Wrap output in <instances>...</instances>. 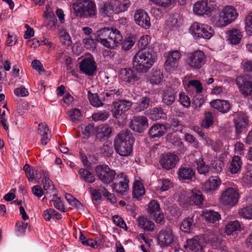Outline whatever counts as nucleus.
<instances>
[{"instance_id": "2eb2a0df", "label": "nucleus", "mask_w": 252, "mask_h": 252, "mask_svg": "<svg viewBox=\"0 0 252 252\" xmlns=\"http://www.w3.org/2000/svg\"><path fill=\"white\" fill-rule=\"evenodd\" d=\"M148 126V120L144 116H134L130 125L131 129L136 132L141 133Z\"/></svg>"}, {"instance_id": "5701e85b", "label": "nucleus", "mask_w": 252, "mask_h": 252, "mask_svg": "<svg viewBox=\"0 0 252 252\" xmlns=\"http://www.w3.org/2000/svg\"><path fill=\"white\" fill-rule=\"evenodd\" d=\"M120 78L126 82H132L138 81L139 77L137 73L133 70L129 68H122L119 72Z\"/></svg>"}, {"instance_id": "b1692460", "label": "nucleus", "mask_w": 252, "mask_h": 252, "mask_svg": "<svg viewBox=\"0 0 252 252\" xmlns=\"http://www.w3.org/2000/svg\"><path fill=\"white\" fill-rule=\"evenodd\" d=\"M112 28H104L97 31L95 33L96 40L104 47H106L105 42L109 40Z\"/></svg>"}, {"instance_id": "2f4dec72", "label": "nucleus", "mask_w": 252, "mask_h": 252, "mask_svg": "<svg viewBox=\"0 0 252 252\" xmlns=\"http://www.w3.org/2000/svg\"><path fill=\"white\" fill-rule=\"evenodd\" d=\"M49 128L47 124L41 123L38 125V132L41 136V142L43 145H46L50 141L51 135L48 134Z\"/></svg>"}, {"instance_id": "de8ad7c7", "label": "nucleus", "mask_w": 252, "mask_h": 252, "mask_svg": "<svg viewBox=\"0 0 252 252\" xmlns=\"http://www.w3.org/2000/svg\"><path fill=\"white\" fill-rule=\"evenodd\" d=\"M150 102V99L147 97H142L135 107V111L136 112H140L147 109L149 106Z\"/></svg>"}, {"instance_id": "a211bd4d", "label": "nucleus", "mask_w": 252, "mask_h": 252, "mask_svg": "<svg viewBox=\"0 0 252 252\" xmlns=\"http://www.w3.org/2000/svg\"><path fill=\"white\" fill-rule=\"evenodd\" d=\"M174 235L170 228L161 230L158 237V244L161 246H168L173 243Z\"/></svg>"}, {"instance_id": "6e6d98bb", "label": "nucleus", "mask_w": 252, "mask_h": 252, "mask_svg": "<svg viewBox=\"0 0 252 252\" xmlns=\"http://www.w3.org/2000/svg\"><path fill=\"white\" fill-rule=\"evenodd\" d=\"M214 122V118L212 113L208 112L205 114V119L202 123V126L204 128H208L211 126Z\"/></svg>"}, {"instance_id": "423d86ee", "label": "nucleus", "mask_w": 252, "mask_h": 252, "mask_svg": "<svg viewBox=\"0 0 252 252\" xmlns=\"http://www.w3.org/2000/svg\"><path fill=\"white\" fill-rule=\"evenodd\" d=\"M114 110L113 116L117 119V123L119 126H124L126 123V117L124 112L127 111L131 107L132 102L129 100H121L113 102Z\"/></svg>"}, {"instance_id": "9b49d317", "label": "nucleus", "mask_w": 252, "mask_h": 252, "mask_svg": "<svg viewBox=\"0 0 252 252\" xmlns=\"http://www.w3.org/2000/svg\"><path fill=\"white\" fill-rule=\"evenodd\" d=\"M236 83L240 92L245 96L250 95L252 92V76L244 75L238 76Z\"/></svg>"}, {"instance_id": "774afa93", "label": "nucleus", "mask_w": 252, "mask_h": 252, "mask_svg": "<svg viewBox=\"0 0 252 252\" xmlns=\"http://www.w3.org/2000/svg\"><path fill=\"white\" fill-rule=\"evenodd\" d=\"M246 31L249 35H252V12L250 13L246 18Z\"/></svg>"}, {"instance_id": "c9c22d12", "label": "nucleus", "mask_w": 252, "mask_h": 252, "mask_svg": "<svg viewBox=\"0 0 252 252\" xmlns=\"http://www.w3.org/2000/svg\"><path fill=\"white\" fill-rule=\"evenodd\" d=\"M190 201L195 205L200 206L204 201V198L201 192L197 189H192L189 193Z\"/></svg>"}, {"instance_id": "473e14b6", "label": "nucleus", "mask_w": 252, "mask_h": 252, "mask_svg": "<svg viewBox=\"0 0 252 252\" xmlns=\"http://www.w3.org/2000/svg\"><path fill=\"white\" fill-rule=\"evenodd\" d=\"M123 90L122 88H108L103 93L104 98L107 100L115 99L122 94Z\"/></svg>"}, {"instance_id": "6ab92c4d", "label": "nucleus", "mask_w": 252, "mask_h": 252, "mask_svg": "<svg viewBox=\"0 0 252 252\" xmlns=\"http://www.w3.org/2000/svg\"><path fill=\"white\" fill-rule=\"evenodd\" d=\"M234 122L236 133L239 134L248 125L249 120L245 113L243 112H238L235 115Z\"/></svg>"}, {"instance_id": "f8f14e48", "label": "nucleus", "mask_w": 252, "mask_h": 252, "mask_svg": "<svg viewBox=\"0 0 252 252\" xmlns=\"http://www.w3.org/2000/svg\"><path fill=\"white\" fill-rule=\"evenodd\" d=\"M167 60L164 63L165 69L167 71L175 70L179 65V60L182 57L180 50H171L165 54Z\"/></svg>"}, {"instance_id": "4468645a", "label": "nucleus", "mask_w": 252, "mask_h": 252, "mask_svg": "<svg viewBox=\"0 0 252 252\" xmlns=\"http://www.w3.org/2000/svg\"><path fill=\"white\" fill-rule=\"evenodd\" d=\"M116 183H113V189L120 194H123L128 189L129 181L124 173L118 174L116 178Z\"/></svg>"}, {"instance_id": "f3484780", "label": "nucleus", "mask_w": 252, "mask_h": 252, "mask_svg": "<svg viewBox=\"0 0 252 252\" xmlns=\"http://www.w3.org/2000/svg\"><path fill=\"white\" fill-rule=\"evenodd\" d=\"M134 18L135 23L139 26L145 29H148L150 27V18L145 10L142 9L136 10Z\"/></svg>"}, {"instance_id": "20e7f679", "label": "nucleus", "mask_w": 252, "mask_h": 252, "mask_svg": "<svg viewBox=\"0 0 252 252\" xmlns=\"http://www.w3.org/2000/svg\"><path fill=\"white\" fill-rule=\"evenodd\" d=\"M238 13L232 6L223 7L218 16L212 17L213 23L217 27H225L234 22L238 17Z\"/></svg>"}, {"instance_id": "7ed1b4c3", "label": "nucleus", "mask_w": 252, "mask_h": 252, "mask_svg": "<svg viewBox=\"0 0 252 252\" xmlns=\"http://www.w3.org/2000/svg\"><path fill=\"white\" fill-rule=\"evenodd\" d=\"M76 16L80 18H94L96 16V8L91 0H78L72 5Z\"/></svg>"}, {"instance_id": "69168bd1", "label": "nucleus", "mask_w": 252, "mask_h": 252, "mask_svg": "<svg viewBox=\"0 0 252 252\" xmlns=\"http://www.w3.org/2000/svg\"><path fill=\"white\" fill-rule=\"evenodd\" d=\"M112 0L105 3L100 9V11L104 15H108L114 12L113 5L112 4Z\"/></svg>"}, {"instance_id": "e433bc0d", "label": "nucleus", "mask_w": 252, "mask_h": 252, "mask_svg": "<svg viewBox=\"0 0 252 252\" xmlns=\"http://www.w3.org/2000/svg\"><path fill=\"white\" fill-rule=\"evenodd\" d=\"M228 40L233 44H237L240 42L242 38L241 32L237 29H232L227 32Z\"/></svg>"}, {"instance_id": "3c124183", "label": "nucleus", "mask_w": 252, "mask_h": 252, "mask_svg": "<svg viewBox=\"0 0 252 252\" xmlns=\"http://www.w3.org/2000/svg\"><path fill=\"white\" fill-rule=\"evenodd\" d=\"M100 150L104 156L110 157L114 152L112 143L110 141H106L101 147Z\"/></svg>"}, {"instance_id": "0eeeda50", "label": "nucleus", "mask_w": 252, "mask_h": 252, "mask_svg": "<svg viewBox=\"0 0 252 252\" xmlns=\"http://www.w3.org/2000/svg\"><path fill=\"white\" fill-rule=\"evenodd\" d=\"M216 2L213 0H201L195 3L193 7V12L200 16L210 15L216 8Z\"/></svg>"}, {"instance_id": "f257e3e1", "label": "nucleus", "mask_w": 252, "mask_h": 252, "mask_svg": "<svg viewBox=\"0 0 252 252\" xmlns=\"http://www.w3.org/2000/svg\"><path fill=\"white\" fill-rule=\"evenodd\" d=\"M133 143L130 132L127 130H122L114 140L115 151L121 157H128L132 152Z\"/></svg>"}, {"instance_id": "ddd939ff", "label": "nucleus", "mask_w": 252, "mask_h": 252, "mask_svg": "<svg viewBox=\"0 0 252 252\" xmlns=\"http://www.w3.org/2000/svg\"><path fill=\"white\" fill-rule=\"evenodd\" d=\"M79 69L81 73L92 76L97 70V65L94 59L92 57L85 58L79 63Z\"/></svg>"}, {"instance_id": "4be33fe9", "label": "nucleus", "mask_w": 252, "mask_h": 252, "mask_svg": "<svg viewBox=\"0 0 252 252\" xmlns=\"http://www.w3.org/2000/svg\"><path fill=\"white\" fill-rule=\"evenodd\" d=\"M111 35L112 36H110L109 40L105 42L106 48L115 49L121 43L123 38V36L119 31L114 28H112Z\"/></svg>"}, {"instance_id": "72a5a7b5", "label": "nucleus", "mask_w": 252, "mask_h": 252, "mask_svg": "<svg viewBox=\"0 0 252 252\" xmlns=\"http://www.w3.org/2000/svg\"><path fill=\"white\" fill-rule=\"evenodd\" d=\"M96 137L102 140L105 137H109L111 133V128L106 125H100L97 126L95 129Z\"/></svg>"}, {"instance_id": "09e8293b", "label": "nucleus", "mask_w": 252, "mask_h": 252, "mask_svg": "<svg viewBox=\"0 0 252 252\" xmlns=\"http://www.w3.org/2000/svg\"><path fill=\"white\" fill-rule=\"evenodd\" d=\"M239 214L242 217L252 220V204L244 207L239 210Z\"/></svg>"}, {"instance_id": "5fc2aeb1", "label": "nucleus", "mask_w": 252, "mask_h": 252, "mask_svg": "<svg viewBox=\"0 0 252 252\" xmlns=\"http://www.w3.org/2000/svg\"><path fill=\"white\" fill-rule=\"evenodd\" d=\"M70 120L73 122H76L80 120L82 115L80 110L78 109H72L67 112Z\"/></svg>"}, {"instance_id": "0e129e2a", "label": "nucleus", "mask_w": 252, "mask_h": 252, "mask_svg": "<svg viewBox=\"0 0 252 252\" xmlns=\"http://www.w3.org/2000/svg\"><path fill=\"white\" fill-rule=\"evenodd\" d=\"M65 198L70 205L75 208H79L81 206V203L70 194H66Z\"/></svg>"}, {"instance_id": "aec40b11", "label": "nucleus", "mask_w": 252, "mask_h": 252, "mask_svg": "<svg viewBox=\"0 0 252 252\" xmlns=\"http://www.w3.org/2000/svg\"><path fill=\"white\" fill-rule=\"evenodd\" d=\"M167 128L165 125L156 123L152 125L148 130V135L151 139L159 138L167 132Z\"/></svg>"}, {"instance_id": "603ef678", "label": "nucleus", "mask_w": 252, "mask_h": 252, "mask_svg": "<svg viewBox=\"0 0 252 252\" xmlns=\"http://www.w3.org/2000/svg\"><path fill=\"white\" fill-rule=\"evenodd\" d=\"M160 210L159 205L156 200H153L149 203L148 211L151 216L157 215Z\"/></svg>"}, {"instance_id": "c03bdc74", "label": "nucleus", "mask_w": 252, "mask_h": 252, "mask_svg": "<svg viewBox=\"0 0 252 252\" xmlns=\"http://www.w3.org/2000/svg\"><path fill=\"white\" fill-rule=\"evenodd\" d=\"M80 178L87 183H92L94 182L95 178L93 174L89 170L81 168L78 171Z\"/></svg>"}, {"instance_id": "864d4df0", "label": "nucleus", "mask_w": 252, "mask_h": 252, "mask_svg": "<svg viewBox=\"0 0 252 252\" xmlns=\"http://www.w3.org/2000/svg\"><path fill=\"white\" fill-rule=\"evenodd\" d=\"M88 98L90 103L94 107H100L103 105V103L98 98L96 94H92L88 91Z\"/></svg>"}, {"instance_id": "393cba45", "label": "nucleus", "mask_w": 252, "mask_h": 252, "mask_svg": "<svg viewBox=\"0 0 252 252\" xmlns=\"http://www.w3.org/2000/svg\"><path fill=\"white\" fill-rule=\"evenodd\" d=\"M220 184L221 181L218 176H211L203 184L202 189L207 192L214 191Z\"/></svg>"}, {"instance_id": "13d9d810", "label": "nucleus", "mask_w": 252, "mask_h": 252, "mask_svg": "<svg viewBox=\"0 0 252 252\" xmlns=\"http://www.w3.org/2000/svg\"><path fill=\"white\" fill-rule=\"evenodd\" d=\"M192 218H187L182 222L181 229L185 232L189 233L190 232L192 226Z\"/></svg>"}, {"instance_id": "bb28decb", "label": "nucleus", "mask_w": 252, "mask_h": 252, "mask_svg": "<svg viewBox=\"0 0 252 252\" xmlns=\"http://www.w3.org/2000/svg\"><path fill=\"white\" fill-rule=\"evenodd\" d=\"M112 4L113 5L114 12L119 13L126 11L131 5V2L129 0H112Z\"/></svg>"}, {"instance_id": "4d7b16f0", "label": "nucleus", "mask_w": 252, "mask_h": 252, "mask_svg": "<svg viewBox=\"0 0 252 252\" xmlns=\"http://www.w3.org/2000/svg\"><path fill=\"white\" fill-rule=\"evenodd\" d=\"M109 116L108 112L105 111H98L92 115V118L94 121H105L107 120Z\"/></svg>"}, {"instance_id": "c85d7f7f", "label": "nucleus", "mask_w": 252, "mask_h": 252, "mask_svg": "<svg viewBox=\"0 0 252 252\" xmlns=\"http://www.w3.org/2000/svg\"><path fill=\"white\" fill-rule=\"evenodd\" d=\"M180 180H191L195 175V171L189 167H181L178 171Z\"/></svg>"}, {"instance_id": "052dcab7", "label": "nucleus", "mask_w": 252, "mask_h": 252, "mask_svg": "<svg viewBox=\"0 0 252 252\" xmlns=\"http://www.w3.org/2000/svg\"><path fill=\"white\" fill-rule=\"evenodd\" d=\"M179 102L185 107L188 108L190 105V99L184 92H180L179 94Z\"/></svg>"}, {"instance_id": "1a4fd4ad", "label": "nucleus", "mask_w": 252, "mask_h": 252, "mask_svg": "<svg viewBox=\"0 0 252 252\" xmlns=\"http://www.w3.org/2000/svg\"><path fill=\"white\" fill-rule=\"evenodd\" d=\"M96 175L105 184L112 183L115 179L116 173L114 170L106 165H99L95 167Z\"/></svg>"}, {"instance_id": "6e6552de", "label": "nucleus", "mask_w": 252, "mask_h": 252, "mask_svg": "<svg viewBox=\"0 0 252 252\" xmlns=\"http://www.w3.org/2000/svg\"><path fill=\"white\" fill-rule=\"evenodd\" d=\"M206 56L200 50L189 53L186 60L187 65L193 69L201 68L205 64Z\"/></svg>"}, {"instance_id": "49530a36", "label": "nucleus", "mask_w": 252, "mask_h": 252, "mask_svg": "<svg viewBox=\"0 0 252 252\" xmlns=\"http://www.w3.org/2000/svg\"><path fill=\"white\" fill-rule=\"evenodd\" d=\"M195 163L197 164V169L199 174H206L209 171V166L206 164L202 158L196 159Z\"/></svg>"}, {"instance_id": "a878e982", "label": "nucleus", "mask_w": 252, "mask_h": 252, "mask_svg": "<svg viewBox=\"0 0 252 252\" xmlns=\"http://www.w3.org/2000/svg\"><path fill=\"white\" fill-rule=\"evenodd\" d=\"M210 105L211 107L222 113H227L230 109L229 102L224 100H214L210 102Z\"/></svg>"}, {"instance_id": "9d476101", "label": "nucleus", "mask_w": 252, "mask_h": 252, "mask_svg": "<svg viewBox=\"0 0 252 252\" xmlns=\"http://www.w3.org/2000/svg\"><path fill=\"white\" fill-rule=\"evenodd\" d=\"M239 197L237 189L228 188L221 193L220 200V203L224 205L233 207L237 204Z\"/></svg>"}, {"instance_id": "412c9836", "label": "nucleus", "mask_w": 252, "mask_h": 252, "mask_svg": "<svg viewBox=\"0 0 252 252\" xmlns=\"http://www.w3.org/2000/svg\"><path fill=\"white\" fill-rule=\"evenodd\" d=\"M204 239L195 236L187 240V247L193 252H203Z\"/></svg>"}, {"instance_id": "4c0bfd02", "label": "nucleus", "mask_w": 252, "mask_h": 252, "mask_svg": "<svg viewBox=\"0 0 252 252\" xmlns=\"http://www.w3.org/2000/svg\"><path fill=\"white\" fill-rule=\"evenodd\" d=\"M242 162L239 157L234 156L230 163L228 171L231 174H236L240 171Z\"/></svg>"}, {"instance_id": "58836bf2", "label": "nucleus", "mask_w": 252, "mask_h": 252, "mask_svg": "<svg viewBox=\"0 0 252 252\" xmlns=\"http://www.w3.org/2000/svg\"><path fill=\"white\" fill-rule=\"evenodd\" d=\"M43 217L46 221H50L51 219L60 220L62 216L54 209L49 208L43 211Z\"/></svg>"}, {"instance_id": "cd10ccee", "label": "nucleus", "mask_w": 252, "mask_h": 252, "mask_svg": "<svg viewBox=\"0 0 252 252\" xmlns=\"http://www.w3.org/2000/svg\"><path fill=\"white\" fill-rule=\"evenodd\" d=\"M145 114L153 121H157L164 119L166 118V114L161 108L155 107L146 111Z\"/></svg>"}, {"instance_id": "c756f323", "label": "nucleus", "mask_w": 252, "mask_h": 252, "mask_svg": "<svg viewBox=\"0 0 252 252\" xmlns=\"http://www.w3.org/2000/svg\"><path fill=\"white\" fill-rule=\"evenodd\" d=\"M176 96L175 91L172 88H168L163 92L162 102L167 106L171 105L175 102Z\"/></svg>"}, {"instance_id": "79ce46f5", "label": "nucleus", "mask_w": 252, "mask_h": 252, "mask_svg": "<svg viewBox=\"0 0 252 252\" xmlns=\"http://www.w3.org/2000/svg\"><path fill=\"white\" fill-rule=\"evenodd\" d=\"M206 220L209 222L215 223L220 219V215L218 212L212 210H206L203 213Z\"/></svg>"}, {"instance_id": "37998d69", "label": "nucleus", "mask_w": 252, "mask_h": 252, "mask_svg": "<svg viewBox=\"0 0 252 252\" xmlns=\"http://www.w3.org/2000/svg\"><path fill=\"white\" fill-rule=\"evenodd\" d=\"M244 186L249 187L252 184V165L247 167L241 180Z\"/></svg>"}, {"instance_id": "39448f33", "label": "nucleus", "mask_w": 252, "mask_h": 252, "mask_svg": "<svg viewBox=\"0 0 252 252\" xmlns=\"http://www.w3.org/2000/svg\"><path fill=\"white\" fill-rule=\"evenodd\" d=\"M189 32L195 39L211 38L214 33L212 28L207 24L194 22L189 28Z\"/></svg>"}, {"instance_id": "ea45409f", "label": "nucleus", "mask_w": 252, "mask_h": 252, "mask_svg": "<svg viewBox=\"0 0 252 252\" xmlns=\"http://www.w3.org/2000/svg\"><path fill=\"white\" fill-rule=\"evenodd\" d=\"M163 77V73L161 70L153 69L148 79L151 84L158 85L162 81Z\"/></svg>"}, {"instance_id": "bf43d9fd", "label": "nucleus", "mask_w": 252, "mask_h": 252, "mask_svg": "<svg viewBox=\"0 0 252 252\" xmlns=\"http://www.w3.org/2000/svg\"><path fill=\"white\" fill-rule=\"evenodd\" d=\"M81 129L83 138L88 139L94 130V125L92 124H89L87 126H82Z\"/></svg>"}, {"instance_id": "e2e57ef3", "label": "nucleus", "mask_w": 252, "mask_h": 252, "mask_svg": "<svg viewBox=\"0 0 252 252\" xmlns=\"http://www.w3.org/2000/svg\"><path fill=\"white\" fill-rule=\"evenodd\" d=\"M52 201L53 202V205L55 208L61 212H65L63 203L60 198L58 197L56 194L53 195Z\"/></svg>"}, {"instance_id": "680f3d73", "label": "nucleus", "mask_w": 252, "mask_h": 252, "mask_svg": "<svg viewBox=\"0 0 252 252\" xmlns=\"http://www.w3.org/2000/svg\"><path fill=\"white\" fill-rule=\"evenodd\" d=\"M153 3L163 7H168L176 2V0H149Z\"/></svg>"}, {"instance_id": "a19ab883", "label": "nucleus", "mask_w": 252, "mask_h": 252, "mask_svg": "<svg viewBox=\"0 0 252 252\" xmlns=\"http://www.w3.org/2000/svg\"><path fill=\"white\" fill-rule=\"evenodd\" d=\"M138 223L140 227L148 231H153L155 229V224L151 220H147L144 217L138 218Z\"/></svg>"}, {"instance_id": "a18cd8bd", "label": "nucleus", "mask_w": 252, "mask_h": 252, "mask_svg": "<svg viewBox=\"0 0 252 252\" xmlns=\"http://www.w3.org/2000/svg\"><path fill=\"white\" fill-rule=\"evenodd\" d=\"M180 24L181 18L178 14L170 15L166 22V25L169 28H177Z\"/></svg>"}, {"instance_id": "7c9ffc66", "label": "nucleus", "mask_w": 252, "mask_h": 252, "mask_svg": "<svg viewBox=\"0 0 252 252\" xmlns=\"http://www.w3.org/2000/svg\"><path fill=\"white\" fill-rule=\"evenodd\" d=\"M183 84L184 85L185 88L187 90H189L191 88L195 89L196 94L201 93L203 89L202 84L200 81L198 80H191L188 81L187 77H185L183 81Z\"/></svg>"}, {"instance_id": "8fccbe9b", "label": "nucleus", "mask_w": 252, "mask_h": 252, "mask_svg": "<svg viewBox=\"0 0 252 252\" xmlns=\"http://www.w3.org/2000/svg\"><path fill=\"white\" fill-rule=\"evenodd\" d=\"M240 228V224L238 221H231L226 225L225 232L227 235H231L233 232L239 230Z\"/></svg>"}, {"instance_id": "f704fd0d", "label": "nucleus", "mask_w": 252, "mask_h": 252, "mask_svg": "<svg viewBox=\"0 0 252 252\" xmlns=\"http://www.w3.org/2000/svg\"><path fill=\"white\" fill-rule=\"evenodd\" d=\"M145 188L140 181H136L133 183L132 195L136 199H139L145 194Z\"/></svg>"}, {"instance_id": "338daca9", "label": "nucleus", "mask_w": 252, "mask_h": 252, "mask_svg": "<svg viewBox=\"0 0 252 252\" xmlns=\"http://www.w3.org/2000/svg\"><path fill=\"white\" fill-rule=\"evenodd\" d=\"M43 189L46 191L47 193H51L54 189V187L52 182L49 177H44V181H43Z\"/></svg>"}, {"instance_id": "dca6fc26", "label": "nucleus", "mask_w": 252, "mask_h": 252, "mask_svg": "<svg viewBox=\"0 0 252 252\" xmlns=\"http://www.w3.org/2000/svg\"><path fill=\"white\" fill-rule=\"evenodd\" d=\"M179 159V158L176 155L168 153L162 156L159 160V164L163 168L170 170L175 167Z\"/></svg>"}, {"instance_id": "f03ea898", "label": "nucleus", "mask_w": 252, "mask_h": 252, "mask_svg": "<svg viewBox=\"0 0 252 252\" xmlns=\"http://www.w3.org/2000/svg\"><path fill=\"white\" fill-rule=\"evenodd\" d=\"M155 56L149 51H139L133 58V68L138 72H146L153 66Z\"/></svg>"}]
</instances>
